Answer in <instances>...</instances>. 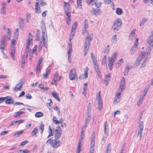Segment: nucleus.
I'll list each match as a JSON object with an SVG mask.
<instances>
[{"mask_svg":"<svg viewBox=\"0 0 153 153\" xmlns=\"http://www.w3.org/2000/svg\"><path fill=\"white\" fill-rule=\"evenodd\" d=\"M65 14L67 16L65 17L66 23L69 24L71 19V12L69 9V5L68 3L64 2Z\"/></svg>","mask_w":153,"mask_h":153,"instance_id":"f257e3e1","label":"nucleus"},{"mask_svg":"<svg viewBox=\"0 0 153 153\" xmlns=\"http://www.w3.org/2000/svg\"><path fill=\"white\" fill-rule=\"evenodd\" d=\"M92 38L90 35H88L85 39V44L83 47V53L85 56H86L88 53L90 46V41Z\"/></svg>","mask_w":153,"mask_h":153,"instance_id":"f03ea898","label":"nucleus"},{"mask_svg":"<svg viewBox=\"0 0 153 153\" xmlns=\"http://www.w3.org/2000/svg\"><path fill=\"white\" fill-rule=\"evenodd\" d=\"M122 25V22L121 19H117L113 22L112 29L114 32H116L121 28Z\"/></svg>","mask_w":153,"mask_h":153,"instance_id":"7ed1b4c3","label":"nucleus"},{"mask_svg":"<svg viewBox=\"0 0 153 153\" xmlns=\"http://www.w3.org/2000/svg\"><path fill=\"white\" fill-rule=\"evenodd\" d=\"M147 42L148 45L147 48L149 49V51L152 50L153 47V31L150 33L147 40Z\"/></svg>","mask_w":153,"mask_h":153,"instance_id":"20e7f679","label":"nucleus"},{"mask_svg":"<svg viewBox=\"0 0 153 153\" xmlns=\"http://www.w3.org/2000/svg\"><path fill=\"white\" fill-rule=\"evenodd\" d=\"M92 60L94 66L95 70L97 73L98 77L99 78H100L101 77V75L99 67L97 64V59H96V58H92Z\"/></svg>","mask_w":153,"mask_h":153,"instance_id":"39448f33","label":"nucleus"},{"mask_svg":"<svg viewBox=\"0 0 153 153\" xmlns=\"http://www.w3.org/2000/svg\"><path fill=\"white\" fill-rule=\"evenodd\" d=\"M55 138L57 139H59L61 137L62 134V130L59 126H58L55 129Z\"/></svg>","mask_w":153,"mask_h":153,"instance_id":"423d86ee","label":"nucleus"},{"mask_svg":"<svg viewBox=\"0 0 153 153\" xmlns=\"http://www.w3.org/2000/svg\"><path fill=\"white\" fill-rule=\"evenodd\" d=\"M77 26V23L75 22L73 25L71 33L70 35L69 39L70 40H71L73 38L74 35L75 33V30Z\"/></svg>","mask_w":153,"mask_h":153,"instance_id":"0eeeda50","label":"nucleus"},{"mask_svg":"<svg viewBox=\"0 0 153 153\" xmlns=\"http://www.w3.org/2000/svg\"><path fill=\"white\" fill-rule=\"evenodd\" d=\"M95 134L94 133H93L92 134L91 138L89 153H94L95 146Z\"/></svg>","mask_w":153,"mask_h":153,"instance_id":"6e6552de","label":"nucleus"},{"mask_svg":"<svg viewBox=\"0 0 153 153\" xmlns=\"http://www.w3.org/2000/svg\"><path fill=\"white\" fill-rule=\"evenodd\" d=\"M91 119V107L90 103H89L88 105L87 117L85 121L89 123Z\"/></svg>","mask_w":153,"mask_h":153,"instance_id":"1a4fd4ad","label":"nucleus"},{"mask_svg":"<svg viewBox=\"0 0 153 153\" xmlns=\"http://www.w3.org/2000/svg\"><path fill=\"white\" fill-rule=\"evenodd\" d=\"M77 76L76 69L75 68L71 69L69 74V78L70 80L74 79Z\"/></svg>","mask_w":153,"mask_h":153,"instance_id":"9d476101","label":"nucleus"},{"mask_svg":"<svg viewBox=\"0 0 153 153\" xmlns=\"http://www.w3.org/2000/svg\"><path fill=\"white\" fill-rule=\"evenodd\" d=\"M97 98L98 100V102L97 103V108L100 110L102 108V100L101 99L100 91H99L98 93V96H97Z\"/></svg>","mask_w":153,"mask_h":153,"instance_id":"9b49d317","label":"nucleus"},{"mask_svg":"<svg viewBox=\"0 0 153 153\" xmlns=\"http://www.w3.org/2000/svg\"><path fill=\"white\" fill-rule=\"evenodd\" d=\"M6 44V40L5 36H3L0 41V48L1 51L3 52L5 49Z\"/></svg>","mask_w":153,"mask_h":153,"instance_id":"f8f14e48","label":"nucleus"},{"mask_svg":"<svg viewBox=\"0 0 153 153\" xmlns=\"http://www.w3.org/2000/svg\"><path fill=\"white\" fill-rule=\"evenodd\" d=\"M152 50H151L149 51V49L148 48H147L146 51V52H142L139 55L140 57H147L150 54Z\"/></svg>","mask_w":153,"mask_h":153,"instance_id":"ddd939ff","label":"nucleus"},{"mask_svg":"<svg viewBox=\"0 0 153 153\" xmlns=\"http://www.w3.org/2000/svg\"><path fill=\"white\" fill-rule=\"evenodd\" d=\"M60 141L56 139L52 141L51 146L54 148H57L60 146Z\"/></svg>","mask_w":153,"mask_h":153,"instance_id":"4468645a","label":"nucleus"},{"mask_svg":"<svg viewBox=\"0 0 153 153\" xmlns=\"http://www.w3.org/2000/svg\"><path fill=\"white\" fill-rule=\"evenodd\" d=\"M42 22L43 23L42 24V26L41 27V29L42 31V39L43 40H45V38L47 37V35L46 33V27L45 25L43 22L42 21Z\"/></svg>","mask_w":153,"mask_h":153,"instance_id":"2eb2a0df","label":"nucleus"},{"mask_svg":"<svg viewBox=\"0 0 153 153\" xmlns=\"http://www.w3.org/2000/svg\"><path fill=\"white\" fill-rule=\"evenodd\" d=\"M125 85V79L124 77H123L120 84V88L118 90L119 92H121L124 90Z\"/></svg>","mask_w":153,"mask_h":153,"instance_id":"dca6fc26","label":"nucleus"},{"mask_svg":"<svg viewBox=\"0 0 153 153\" xmlns=\"http://www.w3.org/2000/svg\"><path fill=\"white\" fill-rule=\"evenodd\" d=\"M5 103L7 104H12L13 103L14 100L12 99L11 97L8 96L5 97Z\"/></svg>","mask_w":153,"mask_h":153,"instance_id":"f3484780","label":"nucleus"},{"mask_svg":"<svg viewBox=\"0 0 153 153\" xmlns=\"http://www.w3.org/2000/svg\"><path fill=\"white\" fill-rule=\"evenodd\" d=\"M88 68L87 67H86V68L84 71V74L83 75L79 76V79H85L88 77Z\"/></svg>","mask_w":153,"mask_h":153,"instance_id":"a211bd4d","label":"nucleus"},{"mask_svg":"<svg viewBox=\"0 0 153 153\" xmlns=\"http://www.w3.org/2000/svg\"><path fill=\"white\" fill-rule=\"evenodd\" d=\"M136 31V29H134L131 31V32L129 35L128 38L129 40H132L134 39Z\"/></svg>","mask_w":153,"mask_h":153,"instance_id":"6ab92c4d","label":"nucleus"},{"mask_svg":"<svg viewBox=\"0 0 153 153\" xmlns=\"http://www.w3.org/2000/svg\"><path fill=\"white\" fill-rule=\"evenodd\" d=\"M83 137H82V136H80L79 142L78 143L77 150L76 152V153H80V152L81 144L82 142L83 141Z\"/></svg>","mask_w":153,"mask_h":153,"instance_id":"aec40b11","label":"nucleus"},{"mask_svg":"<svg viewBox=\"0 0 153 153\" xmlns=\"http://www.w3.org/2000/svg\"><path fill=\"white\" fill-rule=\"evenodd\" d=\"M104 131L105 136H108V127L107 122L106 121L104 125Z\"/></svg>","mask_w":153,"mask_h":153,"instance_id":"412c9836","label":"nucleus"},{"mask_svg":"<svg viewBox=\"0 0 153 153\" xmlns=\"http://www.w3.org/2000/svg\"><path fill=\"white\" fill-rule=\"evenodd\" d=\"M108 60H109L108 64L109 68L110 70H112L113 68V64L115 60L114 58H111V59H108Z\"/></svg>","mask_w":153,"mask_h":153,"instance_id":"4be33fe9","label":"nucleus"},{"mask_svg":"<svg viewBox=\"0 0 153 153\" xmlns=\"http://www.w3.org/2000/svg\"><path fill=\"white\" fill-rule=\"evenodd\" d=\"M91 12L96 15L99 14L100 13V10L99 9H92L91 10Z\"/></svg>","mask_w":153,"mask_h":153,"instance_id":"5701e85b","label":"nucleus"},{"mask_svg":"<svg viewBox=\"0 0 153 153\" xmlns=\"http://www.w3.org/2000/svg\"><path fill=\"white\" fill-rule=\"evenodd\" d=\"M35 9L37 13L39 14L41 13L39 4L38 2H36L35 4Z\"/></svg>","mask_w":153,"mask_h":153,"instance_id":"b1692460","label":"nucleus"},{"mask_svg":"<svg viewBox=\"0 0 153 153\" xmlns=\"http://www.w3.org/2000/svg\"><path fill=\"white\" fill-rule=\"evenodd\" d=\"M24 26V19L20 18L19 20V27L20 28L22 29Z\"/></svg>","mask_w":153,"mask_h":153,"instance_id":"393cba45","label":"nucleus"},{"mask_svg":"<svg viewBox=\"0 0 153 153\" xmlns=\"http://www.w3.org/2000/svg\"><path fill=\"white\" fill-rule=\"evenodd\" d=\"M6 3L4 2H2V7L1 10V13L2 14H4L5 15L6 14Z\"/></svg>","mask_w":153,"mask_h":153,"instance_id":"a878e982","label":"nucleus"},{"mask_svg":"<svg viewBox=\"0 0 153 153\" xmlns=\"http://www.w3.org/2000/svg\"><path fill=\"white\" fill-rule=\"evenodd\" d=\"M22 85H20V84L17 83L14 88V91H20L22 88Z\"/></svg>","mask_w":153,"mask_h":153,"instance_id":"bb28decb","label":"nucleus"},{"mask_svg":"<svg viewBox=\"0 0 153 153\" xmlns=\"http://www.w3.org/2000/svg\"><path fill=\"white\" fill-rule=\"evenodd\" d=\"M52 94V96L54 98L56 99L59 102L60 101V99L59 97L58 94L57 93L54 91H53Z\"/></svg>","mask_w":153,"mask_h":153,"instance_id":"cd10ccee","label":"nucleus"},{"mask_svg":"<svg viewBox=\"0 0 153 153\" xmlns=\"http://www.w3.org/2000/svg\"><path fill=\"white\" fill-rule=\"evenodd\" d=\"M42 40L43 42L41 41L39 44L38 48V51L39 52L41 51L43 45H45V39L44 41L42 39Z\"/></svg>","mask_w":153,"mask_h":153,"instance_id":"c85d7f7f","label":"nucleus"},{"mask_svg":"<svg viewBox=\"0 0 153 153\" xmlns=\"http://www.w3.org/2000/svg\"><path fill=\"white\" fill-rule=\"evenodd\" d=\"M148 21V19L147 18L145 17L143 18L140 23V26H141L143 25Z\"/></svg>","mask_w":153,"mask_h":153,"instance_id":"c756f323","label":"nucleus"},{"mask_svg":"<svg viewBox=\"0 0 153 153\" xmlns=\"http://www.w3.org/2000/svg\"><path fill=\"white\" fill-rule=\"evenodd\" d=\"M143 58H140V59H138V58H137L134 62V65L136 66L139 65L143 60Z\"/></svg>","mask_w":153,"mask_h":153,"instance_id":"7c9ffc66","label":"nucleus"},{"mask_svg":"<svg viewBox=\"0 0 153 153\" xmlns=\"http://www.w3.org/2000/svg\"><path fill=\"white\" fill-rule=\"evenodd\" d=\"M44 115L43 113L41 112H37L35 114V116L36 118H40L42 117Z\"/></svg>","mask_w":153,"mask_h":153,"instance_id":"2f4dec72","label":"nucleus"},{"mask_svg":"<svg viewBox=\"0 0 153 153\" xmlns=\"http://www.w3.org/2000/svg\"><path fill=\"white\" fill-rule=\"evenodd\" d=\"M11 55L12 57H14V56L15 48V46H11Z\"/></svg>","mask_w":153,"mask_h":153,"instance_id":"473e14b6","label":"nucleus"},{"mask_svg":"<svg viewBox=\"0 0 153 153\" xmlns=\"http://www.w3.org/2000/svg\"><path fill=\"white\" fill-rule=\"evenodd\" d=\"M51 70L50 69L47 68L46 70V73L45 74H43V76L45 79L47 78V76L50 73Z\"/></svg>","mask_w":153,"mask_h":153,"instance_id":"72a5a7b5","label":"nucleus"},{"mask_svg":"<svg viewBox=\"0 0 153 153\" xmlns=\"http://www.w3.org/2000/svg\"><path fill=\"white\" fill-rule=\"evenodd\" d=\"M137 47H136L134 46H133L130 51L131 54H134V53L137 50Z\"/></svg>","mask_w":153,"mask_h":153,"instance_id":"f704fd0d","label":"nucleus"},{"mask_svg":"<svg viewBox=\"0 0 153 153\" xmlns=\"http://www.w3.org/2000/svg\"><path fill=\"white\" fill-rule=\"evenodd\" d=\"M32 40H29L27 39V42L26 44V51H27V50L28 51L29 49L30 45L32 43Z\"/></svg>","mask_w":153,"mask_h":153,"instance_id":"c9c22d12","label":"nucleus"},{"mask_svg":"<svg viewBox=\"0 0 153 153\" xmlns=\"http://www.w3.org/2000/svg\"><path fill=\"white\" fill-rule=\"evenodd\" d=\"M123 10L119 8H117L116 13L117 15H120L123 13Z\"/></svg>","mask_w":153,"mask_h":153,"instance_id":"e433bc0d","label":"nucleus"},{"mask_svg":"<svg viewBox=\"0 0 153 153\" xmlns=\"http://www.w3.org/2000/svg\"><path fill=\"white\" fill-rule=\"evenodd\" d=\"M38 129L37 127H36L34 128L31 133L33 136L36 137V134L37 132Z\"/></svg>","mask_w":153,"mask_h":153,"instance_id":"4c0bfd02","label":"nucleus"},{"mask_svg":"<svg viewBox=\"0 0 153 153\" xmlns=\"http://www.w3.org/2000/svg\"><path fill=\"white\" fill-rule=\"evenodd\" d=\"M132 67H130L128 66L126 67L124 72V75L125 76L127 75L130 69Z\"/></svg>","mask_w":153,"mask_h":153,"instance_id":"58836bf2","label":"nucleus"},{"mask_svg":"<svg viewBox=\"0 0 153 153\" xmlns=\"http://www.w3.org/2000/svg\"><path fill=\"white\" fill-rule=\"evenodd\" d=\"M143 131V130L139 129L138 130V132L137 136L138 137H139V140L141 139L142 138Z\"/></svg>","mask_w":153,"mask_h":153,"instance_id":"ea45409f","label":"nucleus"},{"mask_svg":"<svg viewBox=\"0 0 153 153\" xmlns=\"http://www.w3.org/2000/svg\"><path fill=\"white\" fill-rule=\"evenodd\" d=\"M82 0H77V7L80 8V9H82Z\"/></svg>","mask_w":153,"mask_h":153,"instance_id":"a19ab883","label":"nucleus"},{"mask_svg":"<svg viewBox=\"0 0 153 153\" xmlns=\"http://www.w3.org/2000/svg\"><path fill=\"white\" fill-rule=\"evenodd\" d=\"M18 153H30V151L27 149L25 150L21 149L19 150Z\"/></svg>","mask_w":153,"mask_h":153,"instance_id":"79ce46f5","label":"nucleus"},{"mask_svg":"<svg viewBox=\"0 0 153 153\" xmlns=\"http://www.w3.org/2000/svg\"><path fill=\"white\" fill-rule=\"evenodd\" d=\"M25 82V79L24 78H22L21 79L18 83L22 85V86L24 85Z\"/></svg>","mask_w":153,"mask_h":153,"instance_id":"37998d69","label":"nucleus"},{"mask_svg":"<svg viewBox=\"0 0 153 153\" xmlns=\"http://www.w3.org/2000/svg\"><path fill=\"white\" fill-rule=\"evenodd\" d=\"M59 74L58 73L56 72L54 74V77L53 79V81L54 82L58 80V76Z\"/></svg>","mask_w":153,"mask_h":153,"instance_id":"c03bdc74","label":"nucleus"},{"mask_svg":"<svg viewBox=\"0 0 153 153\" xmlns=\"http://www.w3.org/2000/svg\"><path fill=\"white\" fill-rule=\"evenodd\" d=\"M88 20L87 19H85L84 21V28L85 29H88Z\"/></svg>","mask_w":153,"mask_h":153,"instance_id":"a18cd8bd","label":"nucleus"},{"mask_svg":"<svg viewBox=\"0 0 153 153\" xmlns=\"http://www.w3.org/2000/svg\"><path fill=\"white\" fill-rule=\"evenodd\" d=\"M143 124V121H140L139 123L138 127L140 128V129L143 130L144 128Z\"/></svg>","mask_w":153,"mask_h":153,"instance_id":"49530a36","label":"nucleus"},{"mask_svg":"<svg viewBox=\"0 0 153 153\" xmlns=\"http://www.w3.org/2000/svg\"><path fill=\"white\" fill-rule=\"evenodd\" d=\"M43 60V58H40L38 60V64L37 65L36 68H40V65L42 63Z\"/></svg>","mask_w":153,"mask_h":153,"instance_id":"de8ad7c7","label":"nucleus"},{"mask_svg":"<svg viewBox=\"0 0 153 153\" xmlns=\"http://www.w3.org/2000/svg\"><path fill=\"white\" fill-rule=\"evenodd\" d=\"M30 14L28 13H27L26 14V22L27 23H28L29 22V20H30Z\"/></svg>","mask_w":153,"mask_h":153,"instance_id":"09e8293b","label":"nucleus"},{"mask_svg":"<svg viewBox=\"0 0 153 153\" xmlns=\"http://www.w3.org/2000/svg\"><path fill=\"white\" fill-rule=\"evenodd\" d=\"M94 0H87L86 2L89 5L91 6L94 5Z\"/></svg>","mask_w":153,"mask_h":153,"instance_id":"8fccbe9b","label":"nucleus"},{"mask_svg":"<svg viewBox=\"0 0 153 153\" xmlns=\"http://www.w3.org/2000/svg\"><path fill=\"white\" fill-rule=\"evenodd\" d=\"M23 131H20L19 132H16V133L13 134V136H16V137H18L21 134L23 133Z\"/></svg>","mask_w":153,"mask_h":153,"instance_id":"3c124183","label":"nucleus"},{"mask_svg":"<svg viewBox=\"0 0 153 153\" xmlns=\"http://www.w3.org/2000/svg\"><path fill=\"white\" fill-rule=\"evenodd\" d=\"M109 45H108L105 48V50L104 51V53L105 54H108L109 51Z\"/></svg>","mask_w":153,"mask_h":153,"instance_id":"603ef678","label":"nucleus"},{"mask_svg":"<svg viewBox=\"0 0 153 153\" xmlns=\"http://www.w3.org/2000/svg\"><path fill=\"white\" fill-rule=\"evenodd\" d=\"M120 100V97H115L114 100V102L115 103H119Z\"/></svg>","mask_w":153,"mask_h":153,"instance_id":"864d4df0","label":"nucleus"},{"mask_svg":"<svg viewBox=\"0 0 153 153\" xmlns=\"http://www.w3.org/2000/svg\"><path fill=\"white\" fill-rule=\"evenodd\" d=\"M53 121L54 124H58L59 123V122L57 120V119L55 116H54L53 117Z\"/></svg>","mask_w":153,"mask_h":153,"instance_id":"5fc2aeb1","label":"nucleus"},{"mask_svg":"<svg viewBox=\"0 0 153 153\" xmlns=\"http://www.w3.org/2000/svg\"><path fill=\"white\" fill-rule=\"evenodd\" d=\"M39 2H40V3L39 4V5L41 6H45L47 4V3L46 1H45L44 0L42 1H39Z\"/></svg>","mask_w":153,"mask_h":153,"instance_id":"6e6d98bb","label":"nucleus"},{"mask_svg":"<svg viewBox=\"0 0 153 153\" xmlns=\"http://www.w3.org/2000/svg\"><path fill=\"white\" fill-rule=\"evenodd\" d=\"M25 58H22V60L21 66L22 68H24L25 65Z\"/></svg>","mask_w":153,"mask_h":153,"instance_id":"4d7b16f0","label":"nucleus"},{"mask_svg":"<svg viewBox=\"0 0 153 153\" xmlns=\"http://www.w3.org/2000/svg\"><path fill=\"white\" fill-rule=\"evenodd\" d=\"M37 45H35L33 48V54H36L37 53Z\"/></svg>","mask_w":153,"mask_h":153,"instance_id":"13d9d810","label":"nucleus"},{"mask_svg":"<svg viewBox=\"0 0 153 153\" xmlns=\"http://www.w3.org/2000/svg\"><path fill=\"white\" fill-rule=\"evenodd\" d=\"M97 0L95 1V0H94V5H95L96 7H99L100 6L101 3H97V2H96V1Z\"/></svg>","mask_w":153,"mask_h":153,"instance_id":"bf43d9fd","label":"nucleus"},{"mask_svg":"<svg viewBox=\"0 0 153 153\" xmlns=\"http://www.w3.org/2000/svg\"><path fill=\"white\" fill-rule=\"evenodd\" d=\"M39 128L41 130V133H42L44 130V125L43 123H42L41 125H40L39 126Z\"/></svg>","mask_w":153,"mask_h":153,"instance_id":"052dcab7","label":"nucleus"},{"mask_svg":"<svg viewBox=\"0 0 153 153\" xmlns=\"http://www.w3.org/2000/svg\"><path fill=\"white\" fill-rule=\"evenodd\" d=\"M28 141L27 140H25L23 142H21L20 144V146H24L28 143Z\"/></svg>","mask_w":153,"mask_h":153,"instance_id":"680f3d73","label":"nucleus"},{"mask_svg":"<svg viewBox=\"0 0 153 153\" xmlns=\"http://www.w3.org/2000/svg\"><path fill=\"white\" fill-rule=\"evenodd\" d=\"M49 128L50 131L49 132V135L47 137L48 138L49 137L51 136H53V134H52V130H51L50 126H49Z\"/></svg>","mask_w":153,"mask_h":153,"instance_id":"e2e57ef3","label":"nucleus"},{"mask_svg":"<svg viewBox=\"0 0 153 153\" xmlns=\"http://www.w3.org/2000/svg\"><path fill=\"white\" fill-rule=\"evenodd\" d=\"M88 122H86V121H85V122L83 124V126L82 128V130L85 128L87 126L88 124Z\"/></svg>","mask_w":153,"mask_h":153,"instance_id":"0e129e2a","label":"nucleus"},{"mask_svg":"<svg viewBox=\"0 0 153 153\" xmlns=\"http://www.w3.org/2000/svg\"><path fill=\"white\" fill-rule=\"evenodd\" d=\"M54 110H56L57 111V113L59 115H60V111L59 108L57 106H56L54 108Z\"/></svg>","mask_w":153,"mask_h":153,"instance_id":"69168bd1","label":"nucleus"},{"mask_svg":"<svg viewBox=\"0 0 153 153\" xmlns=\"http://www.w3.org/2000/svg\"><path fill=\"white\" fill-rule=\"evenodd\" d=\"M40 71V68H36V73L37 76H39Z\"/></svg>","mask_w":153,"mask_h":153,"instance_id":"338daca9","label":"nucleus"},{"mask_svg":"<svg viewBox=\"0 0 153 153\" xmlns=\"http://www.w3.org/2000/svg\"><path fill=\"white\" fill-rule=\"evenodd\" d=\"M16 45V40L15 39H12L11 40V46H15Z\"/></svg>","mask_w":153,"mask_h":153,"instance_id":"774afa93","label":"nucleus"}]
</instances>
